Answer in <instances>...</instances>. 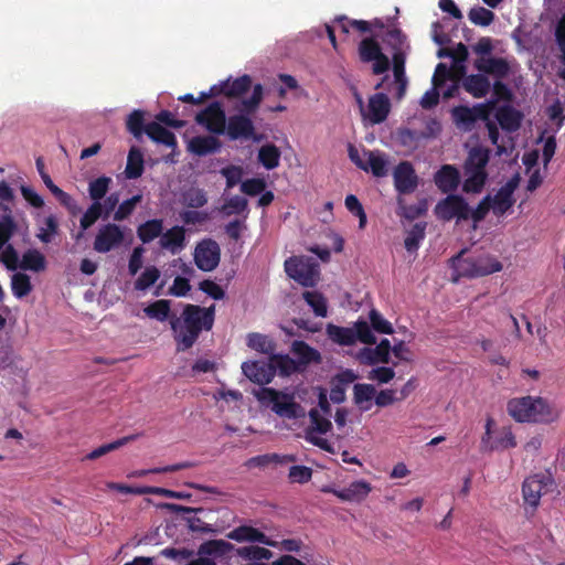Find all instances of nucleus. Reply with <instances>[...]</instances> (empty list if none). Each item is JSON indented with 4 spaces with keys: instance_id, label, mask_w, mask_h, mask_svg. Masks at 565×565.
Here are the masks:
<instances>
[{
    "instance_id": "41",
    "label": "nucleus",
    "mask_w": 565,
    "mask_h": 565,
    "mask_svg": "<svg viewBox=\"0 0 565 565\" xmlns=\"http://www.w3.org/2000/svg\"><path fill=\"white\" fill-rule=\"evenodd\" d=\"M354 403L363 411H369L370 405L364 406V403L371 402L376 394V390L372 384L358 383L353 387Z\"/></svg>"
},
{
    "instance_id": "40",
    "label": "nucleus",
    "mask_w": 565,
    "mask_h": 565,
    "mask_svg": "<svg viewBox=\"0 0 565 565\" xmlns=\"http://www.w3.org/2000/svg\"><path fill=\"white\" fill-rule=\"evenodd\" d=\"M398 214L407 220H415L427 211V203L425 200L419 201L417 204H406L402 198L397 199Z\"/></svg>"
},
{
    "instance_id": "16",
    "label": "nucleus",
    "mask_w": 565,
    "mask_h": 565,
    "mask_svg": "<svg viewBox=\"0 0 565 565\" xmlns=\"http://www.w3.org/2000/svg\"><path fill=\"white\" fill-rule=\"evenodd\" d=\"M473 66L477 71L492 75L497 79H503L510 74V65L503 57H480L475 61Z\"/></svg>"
},
{
    "instance_id": "23",
    "label": "nucleus",
    "mask_w": 565,
    "mask_h": 565,
    "mask_svg": "<svg viewBox=\"0 0 565 565\" xmlns=\"http://www.w3.org/2000/svg\"><path fill=\"white\" fill-rule=\"evenodd\" d=\"M463 89L475 98H482L488 95L491 83L484 74H471L462 79Z\"/></svg>"
},
{
    "instance_id": "10",
    "label": "nucleus",
    "mask_w": 565,
    "mask_h": 565,
    "mask_svg": "<svg viewBox=\"0 0 565 565\" xmlns=\"http://www.w3.org/2000/svg\"><path fill=\"white\" fill-rule=\"evenodd\" d=\"M124 241V230L115 223H107L98 228L93 247L97 253L106 254L121 246Z\"/></svg>"
},
{
    "instance_id": "60",
    "label": "nucleus",
    "mask_w": 565,
    "mask_h": 565,
    "mask_svg": "<svg viewBox=\"0 0 565 565\" xmlns=\"http://www.w3.org/2000/svg\"><path fill=\"white\" fill-rule=\"evenodd\" d=\"M17 224L10 214H6L0 220V252L13 236Z\"/></svg>"
},
{
    "instance_id": "38",
    "label": "nucleus",
    "mask_w": 565,
    "mask_h": 565,
    "mask_svg": "<svg viewBox=\"0 0 565 565\" xmlns=\"http://www.w3.org/2000/svg\"><path fill=\"white\" fill-rule=\"evenodd\" d=\"M327 332L332 341L341 345H352L356 342V333L352 328L329 324Z\"/></svg>"
},
{
    "instance_id": "21",
    "label": "nucleus",
    "mask_w": 565,
    "mask_h": 565,
    "mask_svg": "<svg viewBox=\"0 0 565 565\" xmlns=\"http://www.w3.org/2000/svg\"><path fill=\"white\" fill-rule=\"evenodd\" d=\"M495 118L503 130L513 132L520 128L523 115L511 105H503L497 108Z\"/></svg>"
},
{
    "instance_id": "59",
    "label": "nucleus",
    "mask_w": 565,
    "mask_h": 565,
    "mask_svg": "<svg viewBox=\"0 0 565 565\" xmlns=\"http://www.w3.org/2000/svg\"><path fill=\"white\" fill-rule=\"evenodd\" d=\"M384 42L393 50V53H405L406 36L399 29L387 31Z\"/></svg>"
},
{
    "instance_id": "4",
    "label": "nucleus",
    "mask_w": 565,
    "mask_h": 565,
    "mask_svg": "<svg viewBox=\"0 0 565 565\" xmlns=\"http://www.w3.org/2000/svg\"><path fill=\"white\" fill-rule=\"evenodd\" d=\"M465 252H460L452 257L454 270L461 277L476 278L501 271L503 266L490 255L463 256Z\"/></svg>"
},
{
    "instance_id": "57",
    "label": "nucleus",
    "mask_w": 565,
    "mask_h": 565,
    "mask_svg": "<svg viewBox=\"0 0 565 565\" xmlns=\"http://www.w3.org/2000/svg\"><path fill=\"white\" fill-rule=\"evenodd\" d=\"M367 156V170H371V172L377 177H385L387 174V163L386 160L373 151H365L364 152Z\"/></svg>"
},
{
    "instance_id": "47",
    "label": "nucleus",
    "mask_w": 565,
    "mask_h": 565,
    "mask_svg": "<svg viewBox=\"0 0 565 565\" xmlns=\"http://www.w3.org/2000/svg\"><path fill=\"white\" fill-rule=\"evenodd\" d=\"M236 554L248 561L270 559L273 556L270 550L255 545L238 547Z\"/></svg>"
},
{
    "instance_id": "39",
    "label": "nucleus",
    "mask_w": 565,
    "mask_h": 565,
    "mask_svg": "<svg viewBox=\"0 0 565 565\" xmlns=\"http://www.w3.org/2000/svg\"><path fill=\"white\" fill-rule=\"evenodd\" d=\"M170 301L166 299H160L148 305L143 311L147 317L151 319H156L160 322L171 319V306Z\"/></svg>"
},
{
    "instance_id": "49",
    "label": "nucleus",
    "mask_w": 565,
    "mask_h": 565,
    "mask_svg": "<svg viewBox=\"0 0 565 565\" xmlns=\"http://www.w3.org/2000/svg\"><path fill=\"white\" fill-rule=\"evenodd\" d=\"M494 13L481 6L473 7L468 12V19L479 26H489L494 21Z\"/></svg>"
},
{
    "instance_id": "50",
    "label": "nucleus",
    "mask_w": 565,
    "mask_h": 565,
    "mask_svg": "<svg viewBox=\"0 0 565 565\" xmlns=\"http://www.w3.org/2000/svg\"><path fill=\"white\" fill-rule=\"evenodd\" d=\"M100 217L104 218L102 202H93L81 217L79 225L82 231L92 227Z\"/></svg>"
},
{
    "instance_id": "25",
    "label": "nucleus",
    "mask_w": 565,
    "mask_h": 565,
    "mask_svg": "<svg viewBox=\"0 0 565 565\" xmlns=\"http://www.w3.org/2000/svg\"><path fill=\"white\" fill-rule=\"evenodd\" d=\"M291 352L297 356V362L302 369L310 363H320L321 354L318 350L311 348L308 343L301 340H296L291 344Z\"/></svg>"
},
{
    "instance_id": "54",
    "label": "nucleus",
    "mask_w": 565,
    "mask_h": 565,
    "mask_svg": "<svg viewBox=\"0 0 565 565\" xmlns=\"http://www.w3.org/2000/svg\"><path fill=\"white\" fill-rule=\"evenodd\" d=\"M145 114L142 110L136 109L129 114L126 126L128 131L135 137L140 138L145 132Z\"/></svg>"
},
{
    "instance_id": "64",
    "label": "nucleus",
    "mask_w": 565,
    "mask_h": 565,
    "mask_svg": "<svg viewBox=\"0 0 565 565\" xmlns=\"http://www.w3.org/2000/svg\"><path fill=\"white\" fill-rule=\"evenodd\" d=\"M184 203L189 207L199 209L207 203L206 194L201 189H191L183 195Z\"/></svg>"
},
{
    "instance_id": "24",
    "label": "nucleus",
    "mask_w": 565,
    "mask_h": 565,
    "mask_svg": "<svg viewBox=\"0 0 565 565\" xmlns=\"http://www.w3.org/2000/svg\"><path fill=\"white\" fill-rule=\"evenodd\" d=\"M159 244L161 248L178 253L185 245V231L182 226H173L160 235Z\"/></svg>"
},
{
    "instance_id": "22",
    "label": "nucleus",
    "mask_w": 565,
    "mask_h": 565,
    "mask_svg": "<svg viewBox=\"0 0 565 565\" xmlns=\"http://www.w3.org/2000/svg\"><path fill=\"white\" fill-rule=\"evenodd\" d=\"M235 550V546L225 540H209L199 545L196 555L205 557L218 558L224 557Z\"/></svg>"
},
{
    "instance_id": "48",
    "label": "nucleus",
    "mask_w": 565,
    "mask_h": 565,
    "mask_svg": "<svg viewBox=\"0 0 565 565\" xmlns=\"http://www.w3.org/2000/svg\"><path fill=\"white\" fill-rule=\"evenodd\" d=\"M306 302L312 308L313 312L318 317H326L328 312L327 300L321 292L318 291H305L302 294Z\"/></svg>"
},
{
    "instance_id": "13",
    "label": "nucleus",
    "mask_w": 565,
    "mask_h": 565,
    "mask_svg": "<svg viewBox=\"0 0 565 565\" xmlns=\"http://www.w3.org/2000/svg\"><path fill=\"white\" fill-rule=\"evenodd\" d=\"M244 375L252 382L265 385L271 382L275 376L273 365L264 361H247L242 364Z\"/></svg>"
},
{
    "instance_id": "1",
    "label": "nucleus",
    "mask_w": 565,
    "mask_h": 565,
    "mask_svg": "<svg viewBox=\"0 0 565 565\" xmlns=\"http://www.w3.org/2000/svg\"><path fill=\"white\" fill-rule=\"evenodd\" d=\"M214 320L215 305L201 307L199 305L188 303L183 307L180 317L172 315L170 327L173 332L178 352H184L191 349L203 330L210 331L213 328Z\"/></svg>"
},
{
    "instance_id": "33",
    "label": "nucleus",
    "mask_w": 565,
    "mask_h": 565,
    "mask_svg": "<svg viewBox=\"0 0 565 565\" xmlns=\"http://www.w3.org/2000/svg\"><path fill=\"white\" fill-rule=\"evenodd\" d=\"M273 370L279 372L281 376H289L301 370L299 363L291 359L288 354H273L270 358Z\"/></svg>"
},
{
    "instance_id": "58",
    "label": "nucleus",
    "mask_w": 565,
    "mask_h": 565,
    "mask_svg": "<svg viewBox=\"0 0 565 565\" xmlns=\"http://www.w3.org/2000/svg\"><path fill=\"white\" fill-rule=\"evenodd\" d=\"M493 211L498 215H503L507 213L508 210H510L515 200L513 195L504 192L503 190L499 189L495 195L493 196Z\"/></svg>"
},
{
    "instance_id": "46",
    "label": "nucleus",
    "mask_w": 565,
    "mask_h": 565,
    "mask_svg": "<svg viewBox=\"0 0 565 565\" xmlns=\"http://www.w3.org/2000/svg\"><path fill=\"white\" fill-rule=\"evenodd\" d=\"M516 446L515 437L510 427H503L500 429L495 437L493 438L490 449L494 450H503L509 448H514Z\"/></svg>"
},
{
    "instance_id": "3",
    "label": "nucleus",
    "mask_w": 565,
    "mask_h": 565,
    "mask_svg": "<svg viewBox=\"0 0 565 565\" xmlns=\"http://www.w3.org/2000/svg\"><path fill=\"white\" fill-rule=\"evenodd\" d=\"M507 411L518 423L550 424L559 416L557 409L545 398L531 395L511 398L507 404Z\"/></svg>"
},
{
    "instance_id": "15",
    "label": "nucleus",
    "mask_w": 565,
    "mask_h": 565,
    "mask_svg": "<svg viewBox=\"0 0 565 565\" xmlns=\"http://www.w3.org/2000/svg\"><path fill=\"white\" fill-rule=\"evenodd\" d=\"M324 491L333 493L342 501L361 502L370 494L372 486L365 480H359L340 490L326 489Z\"/></svg>"
},
{
    "instance_id": "34",
    "label": "nucleus",
    "mask_w": 565,
    "mask_h": 565,
    "mask_svg": "<svg viewBox=\"0 0 565 565\" xmlns=\"http://www.w3.org/2000/svg\"><path fill=\"white\" fill-rule=\"evenodd\" d=\"M143 154L137 147H131L128 152L125 174L128 179H137L143 173Z\"/></svg>"
},
{
    "instance_id": "62",
    "label": "nucleus",
    "mask_w": 565,
    "mask_h": 565,
    "mask_svg": "<svg viewBox=\"0 0 565 565\" xmlns=\"http://www.w3.org/2000/svg\"><path fill=\"white\" fill-rule=\"evenodd\" d=\"M266 181L262 178L246 179L241 183V191L249 196L263 193L266 189Z\"/></svg>"
},
{
    "instance_id": "17",
    "label": "nucleus",
    "mask_w": 565,
    "mask_h": 565,
    "mask_svg": "<svg viewBox=\"0 0 565 565\" xmlns=\"http://www.w3.org/2000/svg\"><path fill=\"white\" fill-rule=\"evenodd\" d=\"M434 182L443 193H451L460 184L459 170L452 164H444L435 173Z\"/></svg>"
},
{
    "instance_id": "2",
    "label": "nucleus",
    "mask_w": 565,
    "mask_h": 565,
    "mask_svg": "<svg viewBox=\"0 0 565 565\" xmlns=\"http://www.w3.org/2000/svg\"><path fill=\"white\" fill-rule=\"evenodd\" d=\"M264 97V87L262 84H255L249 98L241 102L238 114L231 115L227 119L225 136L231 141H253L260 142L264 135L258 132L252 119Z\"/></svg>"
},
{
    "instance_id": "8",
    "label": "nucleus",
    "mask_w": 565,
    "mask_h": 565,
    "mask_svg": "<svg viewBox=\"0 0 565 565\" xmlns=\"http://www.w3.org/2000/svg\"><path fill=\"white\" fill-rule=\"evenodd\" d=\"M435 214L441 221L459 223L470 218V206L461 195L448 194L436 204Z\"/></svg>"
},
{
    "instance_id": "31",
    "label": "nucleus",
    "mask_w": 565,
    "mask_h": 565,
    "mask_svg": "<svg viewBox=\"0 0 565 565\" xmlns=\"http://www.w3.org/2000/svg\"><path fill=\"white\" fill-rule=\"evenodd\" d=\"M19 267L23 270L43 271L46 268L45 256L40 250L30 248L23 253Z\"/></svg>"
},
{
    "instance_id": "52",
    "label": "nucleus",
    "mask_w": 565,
    "mask_h": 565,
    "mask_svg": "<svg viewBox=\"0 0 565 565\" xmlns=\"http://www.w3.org/2000/svg\"><path fill=\"white\" fill-rule=\"evenodd\" d=\"M426 223H416L405 238L404 245L407 252L418 249L420 242L425 237Z\"/></svg>"
},
{
    "instance_id": "37",
    "label": "nucleus",
    "mask_w": 565,
    "mask_h": 565,
    "mask_svg": "<svg viewBox=\"0 0 565 565\" xmlns=\"http://www.w3.org/2000/svg\"><path fill=\"white\" fill-rule=\"evenodd\" d=\"M224 215H244V221L248 215V201L244 196L234 195L227 199L221 207Z\"/></svg>"
},
{
    "instance_id": "11",
    "label": "nucleus",
    "mask_w": 565,
    "mask_h": 565,
    "mask_svg": "<svg viewBox=\"0 0 565 565\" xmlns=\"http://www.w3.org/2000/svg\"><path fill=\"white\" fill-rule=\"evenodd\" d=\"M220 258V246L211 238L203 239L194 249V263L203 271L214 270L218 266Z\"/></svg>"
},
{
    "instance_id": "61",
    "label": "nucleus",
    "mask_w": 565,
    "mask_h": 565,
    "mask_svg": "<svg viewBox=\"0 0 565 565\" xmlns=\"http://www.w3.org/2000/svg\"><path fill=\"white\" fill-rule=\"evenodd\" d=\"M370 323L374 331L383 334H392L394 332L392 323L383 318L376 310L372 309L369 313Z\"/></svg>"
},
{
    "instance_id": "5",
    "label": "nucleus",
    "mask_w": 565,
    "mask_h": 565,
    "mask_svg": "<svg viewBox=\"0 0 565 565\" xmlns=\"http://www.w3.org/2000/svg\"><path fill=\"white\" fill-rule=\"evenodd\" d=\"M263 404L270 405L271 411L279 417L297 419L305 415L303 408L295 401L291 393L277 391L273 387H263L256 394Z\"/></svg>"
},
{
    "instance_id": "12",
    "label": "nucleus",
    "mask_w": 565,
    "mask_h": 565,
    "mask_svg": "<svg viewBox=\"0 0 565 565\" xmlns=\"http://www.w3.org/2000/svg\"><path fill=\"white\" fill-rule=\"evenodd\" d=\"M393 179L398 194H411L418 186V177L409 161H402L395 167Z\"/></svg>"
},
{
    "instance_id": "14",
    "label": "nucleus",
    "mask_w": 565,
    "mask_h": 565,
    "mask_svg": "<svg viewBox=\"0 0 565 565\" xmlns=\"http://www.w3.org/2000/svg\"><path fill=\"white\" fill-rule=\"evenodd\" d=\"M359 359L366 365L379 363L387 364L391 360V342L388 339H382L375 348H363L360 350Z\"/></svg>"
},
{
    "instance_id": "32",
    "label": "nucleus",
    "mask_w": 565,
    "mask_h": 565,
    "mask_svg": "<svg viewBox=\"0 0 565 565\" xmlns=\"http://www.w3.org/2000/svg\"><path fill=\"white\" fill-rule=\"evenodd\" d=\"M162 231L163 221L161 218H152L137 227V235L143 244H148L154 238L160 237Z\"/></svg>"
},
{
    "instance_id": "51",
    "label": "nucleus",
    "mask_w": 565,
    "mask_h": 565,
    "mask_svg": "<svg viewBox=\"0 0 565 565\" xmlns=\"http://www.w3.org/2000/svg\"><path fill=\"white\" fill-rule=\"evenodd\" d=\"M12 294L17 298H23L32 290L30 277L26 274L17 273L11 279Z\"/></svg>"
},
{
    "instance_id": "56",
    "label": "nucleus",
    "mask_w": 565,
    "mask_h": 565,
    "mask_svg": "<svg viewBox=\"0 0 565 565\" xmlns=\"http://www.w3.org/2000/svg\"><path fill=\"white\" fill-rule=\"evenodd\" d=\"M452 115L457 125L462 126L466 130H469L476 124V117L473 115L472 107L459 106L454 108Z\"/></svg>"
},
{
    "instance_id": "19",
    "label": "nucleus",
    "mask_w": 565,
    "mask_h": 565,
    "mask_svg": "<svg viewBox=\"0 0 565 565\" xmlns=\"http://www.w3.org/2000/svg\"><path fill=\"white\" fill-rule=\"evenodd\" d=\"M369 118L372 124H381L386 120L390 110L391 102L386 94L376 93L369 98Z\"/></svg>"
},
{
    "instance_id": "18",
    "label": "nucleus",
    "mask_w": 565,
    "mask_h": 565,
    "mask_svg": "<svg viewBox=\"0 0 565 565\" xmlns=\"http://www.w3.org/2000/svg\"><path fill=\"white\" fill-rule=\"evenodd\" d=\"M226 537L236 542L262 543L275 546V543L262 531L250 525H241L226 534Z\"/></svg>"
},
{
    "instance_id": "29",
    "label": "nucleus",
    "mask_w": 565,
    "mask_h": 565,
    "mask_svg": "<svg viewBox=\"0 0 565 565\" xmlns=\"http://www.w3.org/2000/svg\"><path fill=\"white\" fill-rule=\"evenodd\" d=\"M225 97L238 98L246 94L253 86L252 77L247 74L242 75L233 81L230 78L224 81Z\"/></svg>"
},
{
    "instance_id": "28",
    "label": "nucleus",
    "mask_w": 565,
    "mask_h": 565,
    "mask_svg": "<svg viewBox=\"0 0 565 565\" xmlns=\"http://www.w3.org/2000/svg\"><path fill=\"white\" fill-rule=\"evenodd\" d=\"M490 159V151L482 147H473L465 161V171L487 172L486 168Z\"/></svg>"
},
{
    "instance_id": "45",
    "label": "nucleus",
    "mask_w": 565,
    "mask_h": 565,
    "mask_svg": "<svg viewBox=\"0 0 565 565\" xmlns=\"http://www.w3.org/2000/svg\"><path fill=\"white\" fill-rule=\"evenodd\" d=\"M383 53L380 44L373 38L363 39L359 45L360 58L364 63H370Z\"/></svg>"
},
{
    "instance_id": "26",
    "label": "nucleus",
    "mask_w": 565,
    "mask_h": 565,
    "mask_svg": "<svg viewBox=\"0 0 565 565\" xmlns=\"http://www.w3.org/2000/svg\"><path fill=\"white\" fill-rule=\"evenodd\" d=\"M145 134L157 143H162L172 149H175L178 146L174 134L162 127L157 121H152L146 125Z\"/></svg>"
},
{
    "instance_id": "27",
    "label": "nucleus",
    "mask_w": 565,
    "mask_h": 565,
    "mask_svg": "<svg viewBox=\"0 0 565 565\" xmlns=\"http://www.w3.org/2000/svg\"><path fill=\"white\" fill-rule=\"evenodd\" d=\"M544 488L545 483L539 476L526 478L522 486L524 501L531 507H537Z\"/></svg>"
},
{
    "instance_id": "43",
    "label": "nucleus",
    "mask_w": 565,
    "mask_h": 565,
    "mask_svg": "<svg viewBox=\"0 0 565 565\" xmlns=\"http://www.w3.org/2000/svg\"><path fill=\"white\" fill-rule=\"evenodd\" d=\"M136 438L135 435H131V436H126V437H122V438H119L113 443H109V444H105V445H102L99 446L98 448L92 450L90 452H88L86 456H85V460H95V459H98L100 458L102 456H105L107 455L108 452L110 451H114V450H117L119 449L120 447L127 445L129 441L134 440Z\"/></svg>"
},
{
    "instance_id": "36",
    "label": "nucleus",
    "mask_w": 565,
    "mask_h": 565,
    "mask_svg": "<svg viewBox=\"0 0 565 565\" xmlns=\"http://www.w3.org/2000/svg\"><path fill=\"white\" fill-rule=\"evenodd\" d=\"M295 461L296 457L294 455L265 454L250 458L248 460V466L264 468L271 463L285 465Z\"/></svg>"
},
{
    "instance_id": "20",
    "label": "nucleus",
    "mask_w": 565,
    "mask_h": 565,
    "mask_svg": "<svg viewBox=\"0 0 565 565\" xmlns=\"http://www.w3.org/2000/svg\"><path fill=\"white\" fill-rule=\"evenodd\" d=\"M222 142L216 136H195L190 139L188 150L195 156L204 157L220 151Z\"/></svg>"
},
{
    "instance_id": "7",
    "label": "nucleus",
    "mask_w": 565,
    "mask_h": 565,
    "mask_svg": "<svg viewBox=\"0 0 565 565\" xmlns=\"http://www.w3.org/2000/svg\"><path fill=\"white\" fill-rule=\"evenodd\" d=\"M285 271L290 278L305 287H313L319 276L318 265L315 262L298 256L285 260Z\"/></svg>"
},
{
    "instance_id": "53",
    "label": "nucleus",
    "mask_w": 565,
    "mask_h": 565,
    "mask_svg": "<svg viewBox=\"0 0 565 565\" xmlns=\"http://www.w3.org/2000/svg\"><path fill=\"white\" fill-rule=\"evenodd\" d=\"M309 418L312 426L307 430H311L312 433L327 434L332 428L331 422L326 416H323L318 408H311L309 411Z\"/></svg>"
},
{
    "instance_id": "9",
    "label": "nucleus",
    "mask_w": 565,
    "mask_h": 565,
    "mask_svg": "<svg viewBox=\"0 0 565 565\" xmlns=\"http://www.w3.org/2000/svg\"><path fill=\"white\" fill-rule=\"evenodd\" d=\"M226 117L223 105L220 102H212L195 116V121L203 126L209 132L222 136L225 134Z\"/></svg>"
},
{
    "instance_id": "44",
    "label": "nucleus",
    "mask_w": 565,
    "mask_h": 565,
    "mask_svg": "<svg viewBox=\"0 0 565 565\" xmlns=\"http://www.w3.org/2000/svg\"><path fill=\"white\" fill-rule=\"evenodd\" d=\"M113 180L109 177L102 175L88 184V194L93 202H100L107 194Z\"/></svg>"
},
{
    "instance_id": "6",
    "label": "nucleus",
    "mask_w": 565,
    "mask_h": 565,
    "mask_svg": "<svg viewBox=\"0 0 565 565\" xmlns=\"http://www.w3.org/2000/svg\"><path fill=\"white\" fill-rule=\"evenodd\" d=\"M168 508L174 512L186 514L184 520L190 531L195 533H217L218 529L214 526V511L204 508H190L179 504H168Z\"/></svg>"
},
{
    "instance_id": "42",
    "label": "nucleus",
    "mask_w": 565,
    "mask_h": 565,
    "mask_svg": "<svg viewBox=\"0 0 565 565\" xmlns=\"http://www.w3.org/2000/svg\"><path fill=\"white\" fill-rule=\"evenodd\" d=\"M465 174L467 175V178L462 185L463 192L480 193L486 184L488 173L477 171H465Z\"/></svg>"
},
{
    "instance_id": "63",
    "label": "nucleus",
    "mask_w": 565,
    "mask_h": 565,
    "mask_svg": "<svg viewBox=\"0 0 565 565\" xmlns=\"http://www.w3.org/2000/svg\"><path fill=\"white\" fill-rule=\"evenodd\" d=\"M141 200V195L137 194L132 198L125 200L119 204L118 209L115 211L114 220L117 222L126 220L135 210L137 203Z\"/></svg>"
},
{
    "instance_id": "30",
    "label": "nucleus",
    "mask_w": 565,
    "mask_h": 565,
    "mask_svg": "<svg viewBox=\"0 0 565 565\" xmlns=\"http://www.w3.org/2000/svg\"><path fill=\"white\" fill-rule=\"evenodd\" d=\"M246 344L252 350L271 356L276 350L275 341L266 334L252 332L247 334Z\"/></svg>"
},
{
    "instance_id": "55",
    "label": "nucleus",
    "mask_w": 565,
    "mask_h": 565,
    "mask_svg": "<svg viewBox=\"0 0 565 565\" xmlns=\"http://www.w3.org/2000/svg\"><path fill=\"white\" fill-rule=\"evenodd\" d=\"M160 278V270L156 266L146 267L145 271L135 281L136 290H147Z\"/></svg>"
},
{
    "instance_id": "35",
    "label": "nucleus",
    "mask_w": 565,
    "mask_h": 565,
    "mask_svg": "<svg viewBox=\"0 0 565 565\" xmlns=\"http://www.w3.org/2000/svg\"><path fill=\"white\" fill-rule=\"evenodd\" d=\"M280 150L274 143H267L260 147L258 151V161L267 170H273L279 166Z\"/></svg>"
}]
</instances>
